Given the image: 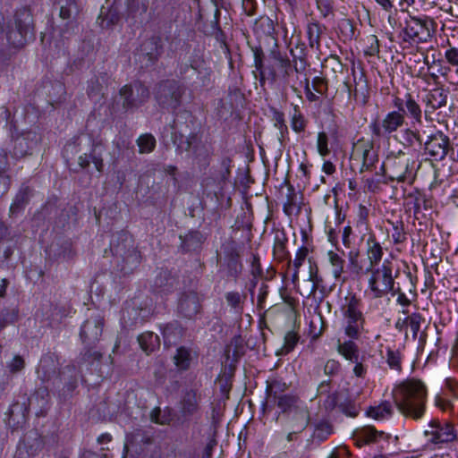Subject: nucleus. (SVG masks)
Masks as SVG:
<instances>
[{
    "label": "nucleus",
    "mask_w": 458,
    "mask_h": 458,
    "mask_svg": "<svg viewBox=\"0 0 458 458\" xmlns=\"http://www.w3.org/2000/svg\"><path fill=\"white\" fill-rule=\"evenodd\" d=\"M396 407L405 417L420 419L425 413L427 389L418 379H408L400 384L394 391Z\"/></svg>",
    "instance_id": "nucleus-1"
},
{
    "label": "nucleus",
    "mask_w": 458,
    "mask_h": 458,
    "mask_svg": "<svg viewBox=\"0 0 458 458\" xmlns=\"http://www.w3.org/2000/svg\"><path fill=\"white\" fill-rule=\"evenodd\" d=\"M110 250L118 270L123 275L131 274L140 263V254L132 236L127 232L114 235Z\"/></svg>",
    "instance_id": "nucleus-2"
},
{
    "label": "nucleus",
    "mask_w": 458,
    "mask_h": 458,
    "mask_svg": "<svg viewBox=\"0 0 458 458\" xmlns=\"http://www.w3.org/2000/svg\"><path fill=\"white\" fill-rule=\"evenodd\" d=\"M35 38V25L31 10L23 7L14 15L13 24L9 26L6 38L13 48H22Z\"/></svg>",
    "instance_id": "nucleus-3"
},
{
    "label": "nucleus",
    "mask_w": 458,
    "mask_h": 458,
    "mask_svg": "<svg viewBox=\"0 0 458 458\" xmlns=\"http://www.w3.org/2000/svg\"><path fill=\"white\" fill-rule=\"evenodd\" d=\"M366 273L370 274L368 284L372 298H381L394 288L393 264L386 259L380 267H368Z\"/></svg>",
    "instance_id": "nucleus-4"
},
{
    "label": "nucleus",
    "mask_w": 458,
    "mask_h": 458,
    "mask_svg": "<svg viewBox=\"0 0 458 458\" xmlns=\"http://www.w3.org/2000/svg\"><path fill=\"white\" fill-rule=\"evenodd\" d=\"M185 89L175 80H166L158 83L155 89V98L158 106L168 111H175L182 103Z\"/></svg>",
    "instance_id": "nucleus-5"
},
{
    "label": "nucleus",
    "mask_w": 458,
    "mask_h": 458,
    "mask_svg": "<svg viewBox=\"0 0 458 458\" xmlns=\"http://www.w3.org/2000/svg\"><path fill=\"white\" fill-rule=\"evenodd\" d=\"M425 154L433 157L436 161L443 160L449 153L454 155V147L449 138L441 131L430 133L424 141Z\"/></svg>",
    "instance_id": "nucleus-6"
},
{
    "label": "nucleus",
    "mask_w": 458,
    "mask_h": 458,
    "mask_svg": "<svg viewBox=\"0 0 458 458\" xmlns=\"http://www.w3.org/2000/svg\"><path fill=\"white\" fill-rule=\"evenodd\" d=\"M352 167L360 164V172L371 171L378 162V155L372 143L358 142L354 145L352 155Z\"/></svg>",
    "instance_id": "nucleus-7"
},
{
    "label": "nucleus",
    "mask_w": 458,
    "mask_h": 458,
    "mask_svg": "<svg viewBox=\"0 0 458 458\" xmlns=\"http://www.w3.org/2000/svg\"><path fill=\"white\" fill-rule=\"evenodd\" d=\"M346 323L344 331L350 338L356 339L363 329L364 318L359 309V300L352 296L349 299L348 304L344 311Z\"/></svg>",
    "instance_id": "nucleus-8"
},
{
    "label": "nucleus",
    "mask_w": 458,
    "mask_h": 458,
    "mask_svg": "<svg viewBox=\"0 0 458 458\" xmlns=\"http://www.w3.org/2000/svg\"><path fill=\"white\" fill-rule=\"evenodd\" d=\"M120 96L123 99V106L126 109L135 108L144 104L149 98L147 86L140 81L125 85L120 89Z\"/></svg>",
    "instance_id": "nucleus-9"
},
{
    "label": "nucleus",
    "mask_w": 458,
    "mask_h": 458,
    "mask_svg": "<svg viewBox=\"0 0 458 458\" xmlns=\"http://www.w3.org/2000/svg\"><path fill=\"white\" fill-rule=\"evenodd\" d=\"M424 435L428 442L433 445L449 443L456 438L454 426L447 422L442 423L437 419L429 422Z\"/></svg>",
    "instance_id": "nucleus-10"
},
{
    "label": "nucleus",
    "mask_w": 458,
    "mask_h": 458,
    "mask_svg": "<svg viewBox=\"0 0 458 458\" xmlns=\"http://www.w3.org/2000/svg\"><path fill=\"white\" fill-rule=\"evenodd\" d=\"M201 393L198 388L186 389L180 400V413L182 417L190 420L200 414Z\"/></svg>",
    "instance_id": "nucleus-11"
},
{
    "label": "nucleus",
    "mask_w": 458,
    "mask_h": 458,
    "mask_svg": "<svg viewBox=\"0 0 458 458\" xmlns=\"http://www.w3.org/2000/svg\"><path fill=\"white\" fill-rule=\"evenodd\" d=\"M404 123V114L393 111L388 113L381 122H374L370 128L377 137H386L395 132Z\"/></svg>",
    "instance_id": "nucleus-12"
},
{
    "label": "nucleus",
    "mask_w": 458,
    "mask_h": 458,
    "mask_svg": "<svg viewBox=\"0 0 458 458\" xmlns=\"http://www.w3.org/2000/svg\"><path fill=\"white\" fill-rule=\"evenodd\" d=\"M104 326V318L100 314L89 317L82 325L81 338L88 346L99 341Z\"/></svg>",
    "instance_id": "nucleus-13"
},
{
    "label": "nucleus",
    "mask_w": 458,
    "mask_h": 458,
    "mask_svg": "<svg viewBox=\"0 0 458 458\" xmlns=\"http://www.w3.org/2000/svg\"><path fill=\"white\" fill-rule=\"evenodd\" d=\"M405 36L411 40L423 42L429 37L428 20L410 16L403 28Z\"/></svg>",
    "instance_id": "nucleus-14"
},
{
    "label": "nucleus",
    "mask_w": 458,
    "mask_h": 458,
    "mask_svg": "<svg viewBox=\"0 0 458 458\" xmlns=\"http://www.w3.org/2000/svg\"><path fill=\"white\" fill-rule=\"evenodd\" d=\"M410 160L406 157H395L392 160L389 178L392 181L409 182L412 180V167H410Z\"/></svg>",
    "instance_id": "nucleus-15"
},
{
    "label": "nucleus",
    "mask_w": 458,
    "mask_h": 458,
    "mask_svg": "<svg viewBox=\"0 0 458 458\" xmlns=\"http://www.w3.org/2000/svg\"><path fill=\"white\" fill-rule=\"evenodd\" d=\"M179 312L187 318H192L200 310V300L196 292L183 293L179 299Z\"/></svg>",
    "instance_id": "nucleus-16"
},
{
    "label": "nucleus",
    "mask_w": 458,
    "mask_h": 458,
    "mask_svg": "<svg viewBox=\"0 0 458 458\" xmlns=\"http://www.w3.org/2000/svg\"><path fill=\"white\" fill-rule=\"evenodd\" d=\"M449 90L443 87H437L430 89L424 98L426 105L425 115L428 113L444 107L447 104Z\"/></svg>",
    "instance_id": "nucleus-17"
},
{
    "label": "nucleus",
    "mask_w": 458,
    "mask_h": 458,
    "mask_svg": "<svg viewBox=\"0 0 458 458\" xmlns=\"http://www.w3.org/2000/svg\"><path fill=\"white\" fill-rule=\"evenodd\" d=\"M148 9V0H126V20L142 23Z\"/></svg>",
    "instance_id": "nucleus-18"
},
{
    "label": "nucleus",
    "mask_w": 458,
    "mask_h": 458,
    "mask_svg": "<svg viewBox=\"0 0 458 458\" xmlns=\"http://www.w3.org/2000/svg\"><path fill=\"white\" fill-rule=\"evenodd\" d=\"M38 138L35 132H27L17 137L14 141L13 154L16 157H23L31 153V150L37 146Z\"/></svg>",
    "instance_id": "nucleus-19"
},
{
    "label": "nucleus",
    "mask_w": 458,
    "mask_h": 458,
    "mask_svg": "<svg viewBox=\"0 0 458 458\" xmlns=\"http://www.w3.org/2000/svg\"><path fill=\"white\" fill-rule=\"evenodd\" d=\"M43 447V441L39 437H27L17 447L15 458H31L36 456Z\"/></svg>",
    "instance_id": "nucleus-20"
},
{
    "label": "nucleus",
    "mask_w": 458,
    "mask_h": 458,
    "mask_svg": "<svg viewBox=\"0 0 458 458\" xmlns=\"http://www.w3.org/2000/svg\"><path fill=\"white\" fill-rule=\"evenodd\" d=\"M291 429L302 431L309 424L310 415L304 404L285 414Z\"/></svg>",
    "instance_id": "nucleus-21"
},
{
    "label": "nucleus",
    "mask_w": 458,
    "mask_h": 458,
    "mask_svg": "<svg viewBox=\"0 0 458 458\" xmlns=\"http://www.w3.org/2000/svg\"><path fill=\"white\" fill-rule=\"evenodd\" d=\"M367 246V257L369 261V267H379V262L383 257V249L374 235L369 237Z\"/></svg>",
    "instance_id": "nucleus-22"
},
{
    "label": "nucleus",
    "mask_w": 458,
    "mask_h": 458,
    "mask_svg": "<svg viewBox=\"0 0 458 458\" xmlns=\"http://www.w3.org/2000/svg\"><path fill=\"white\" fill-rule=\"evenodd\" d=\"M106 84V74H101L99 76L91 78L88 85V96L96 101L100 100L104 97V88Z\"/></svg>",
    "instance_id": "nucleus-23"
},
{
    "label": "nucleus",
    "mask_w": 458,
    "mask_h": 458,
    "mask_svg": "<svg viewBox=\"0 0 458 458\" xmlns=\"http://www.w3.org/2000/svg\"><path fill=\"white\" fill-rule=\"evenodd\" d=\"M277 61L279 62L280 68L282 70L281 78L284 86H289L293 91H297L296 81L293 78L294 68L288 58L278 56Z\"/></svg>",
    "instance_id": "nucleus-24"
},
{
    "label": "nucleus",
    "mask_w": 458,
    "mask_h": 458,
    "mask_svg": "<svg viewBox=\"0 0 458 458\" xmlns=\"http://www.w3.org/2000/svg\"><path fill=\"white\" fill-rule=\"evenodd\" d=\"M140 55L147 57L150 63H154L161 55V47L157 38H151L146 39L140 46Z\"/></svg>",
    "instance_id": "nucleus-25"
},
{
    "label": "nucleus",
    "mask_w": 458,
    "mask_h": 458,
    "mask_svg": "<svg viewBox=\"0 0 458 458\" xmlns=\"http://www.w3.org/2000/svg\"><path fill=\"white\" fill-rule=\"evenodd\" d=\"M356 437L365 444L376 443L379 439H387L388 435L383 431H377L375 428L368 426L356 431Z\"/></svg>",
    "instance_id": "nucleus-26"
},
{
    "label": "nucleus",
    "mask_w": 458,
    "mask_h": 458,
    "mask_svg": "<svg viewBox=\"0 0 458 458\" xmlns=\"http://www.w3.org/2000/svg\"><path fill=\"white\" fill-rule=\"evenodd\" d=\"M404 111L403 114L412 118L415 123H420L422 119V109L420 104L408 93L404 96Z\"/></svg>",
    "instance_id": "nucleus-27"
},
{
    "label": "nucleus",
    "mask_w": 458,
    "mask_h": 458,
    "mask_svg": "<svg viewBox=\"0 0 458 458\" xmlns=\"http://www.w3.org/2000/svg\"><path fill=\"white\" fill-rule=\"evenodd\" d=\"M279 409H281L282 413L286 414L293 410L297 409L303 403L300 400L297 395L286 394L284 395H280L278 399L275 401Z\"/></svg>",
    "instance_id": "nucleus-28"
},
{
    "label": "nucleus",
    "mask_w": 458,
    "mask_h": 458,
    "mask_svg": "<svg viewBox=\"0 0 458 458\" xmlns=\"http://www.w3.org/2000/svg\"><path fill=\"white\" fill-rule=\"evenodd\" d=\"M139 344L141 349L147 352L151 353L160 346L159 336L153 332H145L139 335Z\"/></svg>",
    "instance_id": "nucleus-29"
},
{
    "label": "nucleus",
    "mask_w": 458,
    "mask_h": 458,
    "mask_svg": "<svg viewBox=\"0 0 458 458\" xmlns=\"http://www.w3.org/2000/svg\"><path fill=\"white\" fill-rule=\"evenodd\" d=\"M155 285L161 291L168 293L177 287L178 280L170 272L161 271L156 277Z\"/></svg>",
    "instance_id": "nucleus-30"
},
{
    "label": "nucleus",
    "mask_w": 458,
    "mask_h": 458,
    "mask_svg": "<svg viewBox=\"0 0 458 458\" xmlns=\"http://www.w3.org/2000/svg\"><path fill=\"white\" fill-rule=\"evenodd\" d=\"M338 352L351 362H358L360 359V352L358 345L352 341H345L338 343Z\"/></svg>",
    "instance_id": "nucleus-31"
},
{
    "label": "nucleus",
    "mask_w": 458,
    "mask_h": 458,
    "mask_svg": "<svg viewBox=\"0 0 458 458\" xmlns=\"http://www.w3.org/2000/svg\"><path fill=\"white\" fill-rule=\"evenodd\" d=\"M149 420L158 425H169L173 420V411L169 407L165 409L155 407L149 413Z\"/></svg>",
    "instance_id": "nucleus-32"
},
{
    "label": "nucleus",
    "mask_w": 458,
    "mask_h": 458,
    "mask_svg": "<svg viewBox=\"0 0 458 458\" xmlns=\"http://www.w3.org/2000/svg\"><path fill=\"white\" fill-rule=\"evenodd\" d=\"M308 253H309L308 248L305 246H302L298 250V251L295 255V259H293V263L291 262L290 259L288 260V263H287L288 267L291 268L292 266L293 267V272L292 275V281L294 284H296L299 280V269L301 267L303 261L305 260Z\"/></svg>",
    "instance_id": "nucleus-33"
},
{
    "label": "nucleus",
    "mask_w": 458,
    "mask_h": 458,
    "mask_svg": "<svg viewBox=\"0 0 458 458\" xmlns=\"http://www.w3.org/2000/svg\"><path fill=\"white\" fill-rule=\"evenodd\" d=\"M30 198V189L29 187H22L16 194L13 204L10 207V213L12 215L18 213L29 203Z\"/></svg>",
    "instance_id": "nucleus-34"
},
{
    "label": "nucleus",
    "mask_w": 458,
    "mask_h": 458,
    "mask_svg": "<svg viewBox=\"0 0 458 458\" xmlns=\"http://www.w3.org/2000/svg\"><path fill=\"white\" fill-rule=\"evenodd\" d=\"M325 27L320 25L318 21H312L308 24L307 34L309 44L311 47H318L320 44V37L325 30Z\"/></svg>",
    "instance_id": "nucleus-35"
},
{
    "label": "nucleus",
    "mask_w": 458,
    "mask_h": 458,
    "mask_svg": "<svg viewBox=\"0 0 458 458\" xmlns=\"http://www.w3.org/2000/svg\"><path fill=\"white\" fill-rule=\"evenodd\" d=\"M393 413L392 404L387 402H382L379 405L369 407L367 411L368 416L372 417L376 420H384L388 418Z\"/></svg>",
    "instance_id": "nucleus-36"
},
{
    "label": "nucleus",
    "mask_w": 458,
    "mask_h": 458,
    "mask_svg": "<svg viewBox=\"0 0 458 458\" xmlns=\"http://www.w3.org/2000/svg\"><path fill=\"white\" fill-rule=\"evenodd\" d=\"M182 239V246L186 251L196 250L202 243L203 236L198 232H191Z\"/></svg>",
    "instance_id": "nucleus-37"
},
{
    "label": "nucleus",
    "mask_w": 458,
    "mask_h": 458,
    "mask_svg": "<svg viewBox=\"0 0 458 458\" xmlns=\"http://www.w3.org/2000/svg\"><path fill=\"white\" fill-rule=\"evenodd\" d=\"M288 385L279 379H274L267 381V393L268 398L276 401L280 395H284V392L287 390Z\"/></svg>",
    "instance_id": "nucleus-38"
},
{
    "label": "nucleus",
    "mask_w": 458,
    "mask_h": 458,
    "mask_svg": "<svg viewBox=\"0 0 458 458\" xmlns=\"http://www.w3.org/2000/svg\"><path fill=\"white\" fill-rule=\"evenodd\" d=\"M253 30L259 36H269L275 30L274 21L267 16H262L256 21Z\"/></svg>",
    "instance_id": "nucleus-39"
},
{
    "label": "nucleus",
    "mask_w": 458,
    "mask_h": 458,
    "mask_svg": "<svg viewBox=\"0 0 458 458\" xmlns=\"http://www.w3.org/2000/svg\"><path fill=\"white\" fill-rule=\"evenodd\" d=\"M175 366L181 369L185 370L189 369L191 361V355L190 350L185 347H180L177 349L175 355L174 356Z\"/></svg>",
    "instance_id": "nucleus-40"
},
{
    "label": "nucleus",
    "mask_w": 458,
    "mask_h": 458,
    "mask_svg": "<svg viewBox=\"0 0 458 458\" xmlns=\"http://www.w3.org/2000/svg\"><path fill=\"white\" fill-rule=\"evenodd\" d=\"M329 262L333 267V275L335 279H341V276L344 273L345 260L336 252L330 250L327 253Z\"/></svg>",
    "instance_id": "nucleus-41"
},
{
    "label": "nucleus",
    "mask_w": 458,
    "mask_h": 458,
    "mask_svg": "<svg viewBox=\"0 0 458 458\" xmlns=\"http://www.w3.org/2000/svg\"><path fill=\"white\" fill-rule=\"evenodd\" d=\"M54 360L51 356L43 357L38 369V373L43 372L42 380H50L55 374V367Z\"/></svg>",
    "instance_id": "nucleus-42"
},
{
    "label": "nucleus",
    "mask_w": 458,
    "mask_h": 458,
    "mask_svg": "<svg viewBox=\"0 0 458 458\" xmlns=\"http://www.w3.org/2000/svg\"><path fill=\"white\" fill-rule=\"evenodd\" d=\"M242 270V265L239 260V255L235 252H231L227 258V275L236 278Z\"/></svg>",
    "instance_id": "nucleus-43"
},
{
    "label": "nucleus",
    "mask_w": 458,
    "mask_h": 458,
    "mask_svg": "<svg viewBox=\"0 0 458 458\" xmlns=\"http://www.w3.org/2000/svg\"><path fill=\"white\" fill-rule=\"evenodd\" d=\"M19 318L17 309H3L0 310V332L8 325L15 323Z\"/></svg>",
    "instance_id": "nucleus-44"
},
{
    "label": "nucleus",
    "mask_w": 458,
    "mask_h": 458,
    "mask_svg": "<svg viewBox=\"0 0 458 458\" xmlns=\"http://www.w3.org/2000/svg\"><path fill=\"white\" fill-rule=\"evenodd\" d=\"M137 144L140 148V153H150L156 147V139L150 133H145L139 137Z\"/></svg>",
    "instance_id": "nucleus-45"
},
{
    "label": "nucleus",
    "mask_w": 458,
    "mask_h": 458,
    "mask_svg": "<svg viewBox=\"0 0 458 458\" xmlns=\"http://www.w3.org/2000/svg\"><path fill=\"white\" fill-rule=\"evenodd\" d=\"M48 390L47 387H39L35 393L29 398L30 405L36 404L40 408H44L47 403Z\"/></svg>",
    "instance_id": "nucleus-46"
},
{
    "label": "nucleus",
    "mask_w": 458,
    "mask_h": 458,
    "mask_svg": "<svg viewBox=\"0 0 458 458\" xmlns=\"http://www.w3.org/2000/svg\"><path fill=\"white\" fill-rule=\"evenodd\" d=\"M353 98L357 102L360 103L362 106H365L367 104L369 96L366 80L360 78V81L356 83L355 89L353 90Z\"/></svg>",
    "instance_id": "nucleus-47"
},
{
    "label": "nucleus",
    "mask_w": 458,
    "mask_h": 458,
    "mask_svg": "<svg viewBox=\"0 0 458 458\" xmlns=\"http://www.w3.org/2000/svg\"><path fill=\"white\" fill-rule=\"evenodd\" d=\"M286 239L284 237L280 238L278 236L276 237V242L274 244V257L279 261H283L284 259H289V252L286 250L285 246Z\"/></svg>",
    "instance_id": "nucleus-48"
},
{
    "label": "nucleus",
    "mask_w": 458,
    "mask_h": 458,
    "mask_svg": "<svg viewBox=\"0 0 458 458\" xmlns=\"http://www.w3.org/2000/svg\"><path fill=\"white\" fill-rule=\"evenodd\" d=\"M191 68L196 71L203 84L210 80V69L206 66L203 60H193L191 62Z\"/></svg>",
    "instance_id": "nucleus-49"
},
{
    "label": "nucleus",
    "mask_w": 458,
    "mask_h": 458,
    "mask_svg": "<svg viewBox=\"0 0 458 458\" xmlns=\"http://www.w3.org/2000/svg\"><path fill=\"white\" fill-rule=\"evenodd\" d=\"M8 165V157L4 153H0V185H3V193L9 190L11 180L9 176L3 175Z\"/></svg>",
    "instance_id": "nucleus-50"
},
{
    "label": "nucleus",
    "mask_w": 458,
    "mask_h": 458,
    "mask_svg": "<svg viewBox=\"0 0 458 458\" xmlns=\"http://www.w3.org/2000/svg\"><path fill=\"white\" fill-rule=\"evenodd\" d=\"M386 363L393 370L400 372L402 370V358L399 351H394L390 348L386 351Z\"/></svg>",
    "instance_id": "nucleus-51"
},
{
    "label": "nucleus",
    "mask_w": 458,
    "mask_h": 458,
    "mask_svg": "<svg viewBox=\"0 0 458 458\" xmlns=\"http://www.w3.org/2000/svg\"><path fill=\"white\" fill-rule=\"evenodd\" d=\"M291 55L293 58V63H294V72L296 73H301L302 72H304L307 68V66L309 65L308 62H307V59H306V55L304 53V48L303 47H301L300 48V54L299 55H296L294 53V51L292 49L291 50Z\"/></svg>",
    "instance_id": "nucleus-52"
},
{
    "label": "nucleus",
    "mask_w": 458,
    "mask_h": 458,
    "mask_svg": "<svg viewBox=\"0 0 458 458\" xmlns=\"http://www.w3.org/2000/svg\"><path fill=\"white\" fill-rule=\"evenodd\" d=\"M57 4L60 6V17L62 19H70L72 13L76 10V4L74 0H56Z\"/></svg>",
    "instance_id": "nucleus-53"
},
{
    "label": "nucleus",
    "mask_w": 458,
    "mask_h": 458,
    "mask_svg": "<svg viewBox=\"0 0 458 458\" xmlns=\"http://www.w3.org/2000/svg\"><path fill=\"white\" fill-rule=\"evenodd\" d=\"M245 295H242L237 292H229L225 294V300L229 306L236 310L238 312L242 310V302Z\"/></svg>",
    "instance_id": "nucleus-54"
},
{
    "label": "nucleus",
    "mask_w": 458,
    "mask_h": 458,
    "mask_svg": "<svg viewBox=\"0 0 458 458\" xmlns=\"http://www.w3.org/2000/svg\"><path fill=\"white\" fill-rule=\"evenodd\" d=\"M299 341V335L293 332L289 331L284 336V344L281 349V354H287L293 350Z\"/></svg>",
    "instance_id": "nucleus-55"
},
{
    "label": "nucleus",
    "mask_w": 458,
    "mask_h": 458,
    "mask_svg": "<svg viewBox=\"0 0 458 458\" xmlns=\"http://www.w3.org/2000/svg\"><path fill=\"white\" fill-rule=\"evenodd\" d=\"M420 316L419 314L413 313L411 316H408L403 320V324H406V327H409L412 333L413 337L417 336V334L420 327Z\"/></svg>",
    "instance_id": "nucleus-56"
},
{
    "label": "nucleus",
    "mask_w": 458,
    "mask_h": 458,
    "mask_svg": "<svg viewBox=\"0 0 458 458\" xmlns=\"http://www.w3.org/2000/svg\"><path fill=\"white\" fill-rule=\"evenodd\" d=\"M332 433V427L327 422H321L317 425L314 430V437L319 440H325Z\"/></svg>",
    "instance_id": "nucleus-57"
},
{
    "label": "nucleus",
    "mask_w": 458,
    "mask_h": 458,
    "mask_svg": "<svg viewBox=\"0 0 458 458\" xmlns=\"http://www.w3.org/2000/svg\"><path fill=\"white\" fill-rule=\"evenodd\" d=\"M369 46L364 50L366 55L374 56L379 53L378 39L375 35H370L367 38Z\"/></svg>",
    "instance_id": "nucleus-58"
},
{
    "label": "nucleus",
    "mask_w": 458,
    "mask_h": 458,
    "mask_svg": "<svg viewBox=\"0 0 458 458\" xmlns=\"http://www.w3.org/2000/svg\"><path fill=\"white\" fill-rule=\"evenodd\" d=\"M318 151L322 157L329 154L328 137L326 132L321 131L318 135Z\"/></svg>",
    "instance_id": "nucleus-59"
},
{
    "label": "nucleus",
    "mask_w": 458,
    "mask_h": 458,
    "mask_svg": "<svg viewBox=\"0 0 458 458\" xmlns=\"http://www.w3.org/2000/svg\"><path fill=\"white\" fill-rule=\"evenodd\" d=\"M340 410L350 417H356L359 413V407L352 402L342 403L339 404Z\"/></svg>",
    "instance_id": "nucleus-60"
},
{
    "label": "nucleus",
    "mask_w": 458,
    "mask_h": 458,
    "mask_svg": "<svg viewBox=\"0 0 458 458\" xmlns=\"http://www.w3.org/2000/svg\"><path fill=\"white\" fill-rule=\"evenodd\" d=\"M25 366V361L23 358L20 355H16L13 357V359L11 360V362L8 364V369L10 372L12 373H17L23 369Z\"/></svg>",
    "instance_id": "nucleus-61"
},
{
    "label": "nucleus",
    "mask_w": 458,
    "mask_h": 458,
    "mask_svg": "<svg viewBox=\"0 0 458 458\" xmlns=\"http://www.w3.org/2000/svg\"><path fill=\"white\" fill-rule=\"evenodd\" d=\"M292 128L296 132H301L304 131L305 128L304 119L300 113H297V111H295V114H293L292 119Z\"/></svg>",
    "instance_id": "nucleus-62"
},
{
    "label": "nucleus",
    "mask_w": 458,
    "mask_h": 458,
    "mask_svg": "<svg viewBox=\"0 0 458 458\" xmlns=\"http://www.w3.org/2000/svg\"><path fill=\"white\" fill-rule=\"evenodd\" d=\"M340 370V363L335 360H328L324 367L326 375L334 376Z\"/></svg>",
    "instance_id": "nucleus-63"
},
{
    "label": "nucleus",
    "mask_w": 458,
    "mask_h": 458,
    "mask_svg": "<svg viewBox=\"0 0 458 458\" xmlns=\"http://www.w3.org/2000/svg\"><path fill=\"white\" fill-rule=\"evenodd\" d=\"M445 58L447 62L458 67V48L452 47L445 52Z\"/></svg>",
    "instance_id": "nucleus-64"
}]
</instances>
